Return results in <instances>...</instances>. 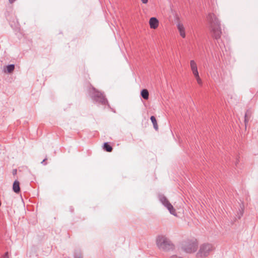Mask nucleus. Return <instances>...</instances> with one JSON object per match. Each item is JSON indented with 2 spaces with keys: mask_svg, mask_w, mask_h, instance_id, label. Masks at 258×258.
<instances>
[{
  "mask_svg": "<svg viewBox=\"0 0 258 258\" xmlns=\"http://www.w3.org/2000/svg\"><path fill=\"white\" fill-rule=\"evenodd\" d=\"M198 243L197 241L185 242L183 245L184 250L188 253H191L196 250Z\"/></svg>",
  "mask_w": 258,
  "mask_h": 258,
  "instance_id": "nucleus-4",
  "label": "nucleus"
},
{
  "mask_svg": "<svg viewBox=\"0 0 258 258\" xmlns=\"http://www.w3.org/2000/svg\"><path fill=\"white\" fill-rule=\"evenodd\" d=\"M151 120L153 123L154 128L157 130L158 128V124L156 118L154 116L151 117Z\"/></svg>",
  "mask_w": 258,
  "mask_h": 258,
  "instance_id": "nucleus-12",
  "label": "nucleus"
},
{
  "mask_svg": "<svg viewBox=\"0 0 258 258\" xmlns=\"http://www.w3.org/2000/svg\"><path fill=\"white\" fill-rule=\"evenodd\" d=\"M15 68V66L13 64H11L7 67V72L9 73H12Z\"/></svg>",
  "mask_w": 258,
  "mask_h": 258,
  "instance_id": "nucleus-15",
  "label": "nucleus"
},
{
  "mask_svg": "<svg viewBox=\"0 0 258 258\" xmlns=\"http://www.w3.org/2000/svg\"><path fill=\"white\" fill-rule=\"evenodd\" d=\"M13 190L16 193H18L20 191V182L18 180H15L13 185Z\"/></svg>",
  "mask_w": 258,
  "mask_h": 258,
  "instance_id": "nucleus-10",
  "label": "nucleus"
},
{
  "mask_svg": "<svg viewBox=\"0 0 258 258\" xmlns=\"http://www.w3.org/2000/svg\"><path fill=\"white\" fill-rule=\"evenodd\" d=\"M161 201L162 204L168 209L171 214L176 215L175 210L174 209L172 205L165 198H161Z\"/></svg>",
  "mask_w": 258,
  "mask_h": 258,
  "instance_id": "nucleus-6",
  "label": "nucleus"
},
{
  "mask_svg": "<svg viewBox=\"0 0 258 258\" xmlns=\"http://www.w3.org/2000/svg\"><path fill=\"white\" fill-rule=\"evenodd\" d=\"M45 161V159L43 160V161L42 162V163L43 162H44Z\"/></svg>",
  "mask_w": 258,
  "mask_h": 258,
  "instance_id": "nucleus-20",
  "label": "nucleus"
},
{
  "mask_svg": "<svg viewBox=\"0 0 258 258\" xmlns=\"http://www.w3.org/2000/svg\"><path fill=\"white\" fill-rule=\"evenodd\" d=\"M141 1L143 4H147L148 3L149 0H141Z\"/></svg>",
  "mask_w": 258,
  "mask_h": 258,
  "instance_id": "nucleus-17",
  "label": "nucleus"
},
{
  "mask_svg": "<svg viewBox=\"0 0 258 258\" xmlns=\"http://www.w3.org/2000/svg\"><path fill=\"white\" fill-rule=\"evenodd\" d=\"M103 148L104 150H105L107 152H110L112 150V148L107 143H104Z\"/></svg>",
  "mask_w": 258,
  "mask_h": 258,
  "instance_id": "nucleus-13",
  "label": "nucleus"
},
{
  "mask_svg": "<svg viewBox=\"0 0 258 258\" xmlns=\"http://www.w3.org/2000/svg\"><path fill=\"white\" fill-rule=\"evenodd\" d=\"M194 77L195 78V79L197 82V83L200 85H202L203 82H202V79L200 78V75L199 74V75H195V76H194Z\"/></svg>",
  "mask_w": 258,
  "mask_h": 258,
  "instance_id": "nucleus-14",
  "label": "nucleus"
},
{
  "mask_svg": "<svg viewBox=\"0 0 258 258\" xmlns=\"http://www.w3.org/2000/svg\"><path fill=\"white\" fill-rule=\"evenodd\" d=\"M176 27L180 36L182 38H185L186 37L185 27L179 18L177 19Z\"/></svg>",
  "mask_w": 258,
  "mask_h": 258,
  "instance_id": "nucleus-5",
  "label": "nucleus"
},
{
  "mask_svg": "<svg viewBox=\"0 0 258 258\" xmlns=\"http://www.w3.org/2000/svg\"><path fill=\"white\" fill-rule=\"evenodd\" d=\"M15 1V0H9L10 2L11 3H13Z\"/></svg>",
  "mask_w": 258,
  "mask_h": 258,
  "instance_id": "nucleus-19",
  "label": "nucleus"
},
{
  "mask_svg": "<svg viewBox=\"0 0 258 258\" xmlns=\"http://www.w3.org/2000/svg\"><path fill=\"white\" fill-rule=\"evenodd\" d=\"M149 24L151 29H156L159 25V20L155 17H152L149 19Z\"/></svg>",
  "mask_w": 258,
  "mask_h": 258,
  "instance_id": "nucleus-9",
  "label": "nucleus"
},
{
  "mask_svg": "<svg viewBox=\"0 0 258 258\" xmlns=\"http://www.w3.org/2000/svg\"><path fill=\"white\" fill-rule=\"evenodd\" d=\"M94 97L97 101H99L102 103H105L106 101L103 94L96 90H94Z\"/></svg>",
  "mask_w": 258,
  "mask_h": 258,
  "instance_id": "nucleus-7",
  "label": "nucleus"
},
{
  "mask_svg": "<svg viewBox=\"0 0 258 258\" xmlns=\"http://www.w3.org/2000/svg\"><path fill=\"white\" fill-rule=\"evenodd\" d=\"M189 66L190 70L194 76L199 74L198 69V64L195 60H190Z\"/></svg>",
  "mask_w": 258,
  "mask_h": 258,
  "instance_id": "nucleus-8",
  "label": "nucleus"
},
{
  "mask_svg": "<svg viewBox=\"0 0 258 258\" xmlns=\"http://www.w3.org/2000/svg\"><path fill=\"white\" fill-rule=\"evenodd\" d=\"M249 117H250V116L248 115V112H246L245 114V119H244V122H245V125L247 124V123H248V122L249 121Z\"/></svg>",
  "mask_w": 258,
  "mask_h": 258,
  "instance_id": "nucleus-16",
  "label": "nucleus"
},
{
  "mask_svg": "<svg viewBox=\"0 0 258 258\" xmlns=\"http://www.w3.org/2000/svg\"><path fill=\"white\" fill-rule=\"evenodd\" d=\"M214 249L213 246L210 244H204L200 247L197 254L198 258H205Z\"/></svg>",
  "mask_w": 258,
  "mask_h": 258,
  "instance_id": "nucleus-3",
  "label": "nucleus"
},
{
  "mask_svg": "<svg viewBox=\"0 0 258 258\" xmlns=\"http://www.w3.org/2000/svg\"><path fill=\"white\" fill-rule=\"evenodd\" d=\"M158 247L165 251L172 250L174 248L173 243L166 237L159 236L156 239Z\"/></svg>",
  "mask_w": 258,
  "mask_h": 258,
  "instance_id": "nucleus-2",
  "label": "nucleus"
},
{
  "mask_svg": "<svg viewBox=\"0 0 258 258\" xmlns=\"http://www.w3.org/2000/svg\"><path fill=\"white\" fill-rule=\"evenodd\" d=\"M12 173H13V175H16L17 174V170L16 169H14L12 171Z\"/></svg>",
  "mask_w": 258,
  "mask_h": 258,
  "instance_id": "nucleus-18",
  "label": "nucleus"
},
{
  "mask_svg": "<svg viewBox=\"0 0 258 258\" xmlns=\"http://www.w3.org/2000/svg\"><path fill=\"white\" fill-rule=\"evenodd\" d=\"M7 255H8V252H7V253H6V256H7Z\"/></svg>",
  "mask_w": 258,
  "mask_h": 258,
  "instance_id": "nucleus-21",
  "label": "nucleus"
},
{
  "mask_svg": "<svg viewBox=\"0 0 258 258\" xmlns=\"http://www.w3.org/2000/svg\"><path fill=\"white\" fill-rule=\"evenodd\" d=\"M141 95L144 99H148L149 94V92L147 89L142 90L141 93Z\"/></svg>",
  "mask_w": 258,
  "mask_h": 258,
  "instance_id": "nucleus-11",
  "label": "nucleus"
},
{
  "mask_svg": "<svg viewBox=\"0 0 258 258\" xmlns=\"http://www.w3.org/2000/svg\"><path fill=\"white\" fill-rule=\"evenodd\" d=\"M208 19L210 23V29L213 36L216 39L220 38L222 32L220 24L218 18L214 14H209Z\"/></svg>",
  "mask_w": 258,
  "mask_h": 258,
  "instance_id": "nucleus-1",
  "label": "nucleus"
}]
</instances>
